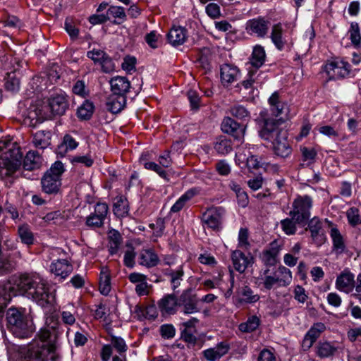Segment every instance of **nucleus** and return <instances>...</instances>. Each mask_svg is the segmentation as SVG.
<instances>
[{"instance_id":"nucleus-1","label":"nucleus","mask_w":361,"mask_h":361,"mask_svg":"<svg viewBox=\"0 0 361 361\" xmlns=\"http://www.w3.org/2000/svg\"><path fill=\"white\" fill-rule=\"evenodd\" d=\"M13 286L22 294H26L39 305L44 307L51 298L44 280L37 273H25L13 279Z\"/></svg>"},{"instance_id":"nucleus-2","label":"nucleus","mask_w":361,"mask_h":361,"mask_svg":"<svg viewBox=\"0 0 361 361\" xmlns=\"http://www.w3.org/2000/svg\"><path fill=\"white\" fill-rule=\"evenodd\" d=\"M284 119L267 118L264 121V128L260 131V136L264 140L271 143L272 149L276 155L287 157L291 153V147L288 143V133L280 126Z\"/></svg>"},{"instance_id":"nucleus-3","label":"nucleus","mask_w":361,"mask_h":361,"mask_svg":"<svg viewBox=\"0 0 361 361\" xmlns=\"http://www.w3.org/2000/svg\"><path fill=\"white\" fill-rule=\"evenodd\" d=\"M6 321L13 334L18 338H27L35 330L32 317L24 308H9L6 312Z\"/></svg>"},{"instance_id":"nucleus-4","label":"nucleus","mask_w":361,"mask_h":361,"mask_svg":"<svg viewBox=\"0 0 361 361\" xmlns=\"http://www.w3.org/2000/svg\"><path fill=\"white\" fill-rule=\"evenodd\" d=\"M50 336L49 329H41L38 334V337L42 342L40 345L32 343L27 345H18L15 350L23 361H44L48 350L44 343L49 339Z\"/></svg>"},{"instance_id":"nucleus-5","label":"nucleus","mask_w":361,"mask_h":361,"mask_svg":"<svg viewBox=\"0 0 361 361\" xmlns=\"http://www.w3.org/2000/svg\"><path fill=\"white\" fill-rule=\"evenodd\" d=\"M336 288L345 293H352V296L361 303V273L356 279L348 269H344L336 278Z\"/></svg>"},{"instance_id":"nucleus-6","label":"nucleus","mask_w":361,"mask_h":361,"mask_svg":"<svg viewBox=\"0 0 361 361\" xmlns=\"http://www.w3.org/2000/svg\"><path fill=\"white\" fill-rule=\"evenodd\" d=\"M49 107L50 114L42 112V109H36L34 112H30V118L32 120L36 119L37 123H42L44 121L49 119L51 116L63 115L68 107V102L66 97L63 94H58L52 97L49 100Z\"/></svg>"},{"instance_id":"nucleus-7","label":"nucleus","mask_w":361,"mask_h":361,"mask_svg":"<svg viewBox=\"0 0 361 361\" xmlns=\"http://www.w3.org/2000/svg\"><path fill=\"white\" fill-rule=\"evenodd\" d=\"M63 171V163L56 161L42 178V191L49 195L58 193L61 185V177Z\"/></svg>"},{"instance_id":"nucleus-8","label":"nucleus","mask_w":361,"mask_h":361,"mask_svg":"<svg viewBox=\"0 0 361 361\" xmlns=\"http://www.w3.org/2000/svg\"><path fill=\"white\" fill-rule=\"evenodd\" d=\"M23 154L19 147L9 149L0 160V175L1 178L13 176L21 165Z\"/></svg>"},{"instance_id":"nucleus-9","label":"nucleus","mask_w":361,"mask_h":361,"mask_svg":"<svg viewBox=\"0 0 361 361\" xmlns=\"http://www.w3.org/2000/svg\"><path fill=\"white\" fill-rule=\"evenodd\" d=\"M312 207V199L308 195L298 196L292 204L290 211V217L295 219L298 224H305L310 217V209Z\"/></svg>"},{"instance_id":"nucleus-10","label":"nucleus","mask_w":361,"mask_h":361,"mask_svg":"<svg viewBox=\"0 0 361 361\" xmlns=\"http://www.w3.org/2000/svg\"><path fill=\"white\" fill-rule=\"evenodd\" d=\"M324 71L329 80H337L349 77L352 73L350 65L340 59L329 61L324 66Z\"/></svg>"},{"instance_id":"nucleus-11","label":"nucleus","mask_w":361,"mask_h":361,"mask_svg":"<svg viewBox=\"0 0 361 361\" xmlns=\"http://www.w3.org/2000/svg\"><path fill=\"white\" fill-rule=\"evenodd\" d=\"M226 210L222 207H214L207 209L202 216L204 226L218 231L222 228L223 219Z\"/></svg>"},{"instance_id":"nucleus-12","label":"nucleus","mask_w":361,"mask_h":361,"mask_svg":"<svg viewBox=\"0 0 361 361\" xmlns=\"http://www.w3.org/2000/svg\"><path fill=\"white\" fill-rule=\"evenodd\" d=\"M199 300L192 291L189 288L183 290L178 299V306L180 307V312L185 314H190L198 312Z\"/></svg>"},{"instance_id":"nucleus-13","label":"nucleus","mask_w":361,"mask_h":361,"mask_svg":"<svg viewBox=\"0 0 361 361\" xmlns=\"http://www.w3.org/2000/svg\"><path fill=\"white\" fill-rule=\"evenodd\" d=\"M108 212L109 207L106 203H97L94 205V212L86 219V225L91 228H100L103 226Z\"/></svg>"},{"instance_id":"nucleus-14","label":"nucleus","mask_w":361,"mask_h":361,"mask_svg":"<svg viewBox=\"0 0 361 361\" xmlns=\"http://www.w3.org/2000/svg\"><path fill=\"white\" fill-rule=\"evenodd\" d=\"M270 24L269 20L263 17H257L247 22L246 30L251 35L263 38L267 35Z\"/></svg>"},{"instance_id":"nucleus-15","label":"nucleus","mask_w":361,"mask_h":361,"mask_svg":"<svg viewBox=\"0 0 361 361\" xmlns=\"http://www.w3.org/2000/svg\"><path fill=\"white\" fill-rule=\"evenodd\" d=\"M221 130L233 136L235 140L242 141L245 133L246 126L241 125L230 117H226L221 123Z\"/></svg>"},{"instance_id":"nucleus-16","label":"nucleus","mask_w":361,"mask_h":361,"mask_svg":"<svg viewBox=\"0 0 361 361\" xmlns=\"http://www.w3.org/2000/svg\"><path fill=\"white\" fill-rule=\"evenodd\" d=\"M281 243L274 240L269 245L267 249L263 250L260 258L266 265L274 266L277 263V257L281 250Z\"/></svg>"},{"instance_id":"nucleus-17","label":"nucleus","mask_w":361,"mask_h":361,"mask_svg":"<svg viewBox=\"0 0 361 361\" xmlns=\"http://www.w3.org/2000/svg\"><path fill=\"white\" fill-rule=\"evenodd\" d=\"M158 305L163 315L173 314L177 311L178 300L173 294H169L159 300Z\"/></svg>"},{"instance_id":"nucleus-18","label":"nucleus","mask_w":361,"mask_h":361,"mask_svg":"<svg viewBox=\"0 0 361 361\" xmlns=\"http://www.w3.org/2000/svg\"><path fill=\"white\" fill-rule=\"evenodd\" d=\"M109 84L112 93L126 96L130 88V82L124 76H115L112 78Z\"/></svg>"},{"instance_id":"nucleus-19","label":"nucleus","mask_w":361,"mask_h":361,"mask_svg":"<svg viewBox=\"0 0 361 361\" xmlns=\"http://www.w3.org/2000/svg\"><path fill=\"white\" fill-rule=\"evenodd\" d=\"M160 262L157 253L152 249H142L138 255V263L147 268L154 267Z\"/></svg>"},{"instance_id":"nucleus-20","label":"nucleus","mask_w":361,"mask_h":361,"mask_svg":"<svg viewBox=\"0 0 361 361\" xmlns=\"http://www.w3.org/2000/svg\"><path fill=\"white\" fill-rule=\"evenodd\" d=\"M231 259L234 269L240 273H243L248 266L252 264V257L245 256L238 250L232 252Z\"/></svg>"},{"instance_id":"nucleus-21","label":"nucleus","mask_w":361,"mask_h":361,"mask_svg":"<svg viewBox=\"0 0 361 361\" xmlns=\"http://www.w3.org/2000/svg\"><path fill=\"white\" fill-rule=\"evenodd\" d=\"M308 228L311 233L312 240L316 244L321 245L325 241V235L322 228V223L318 218H312L309 221Z\"/></svg>"},{"instance_id":"nucleus-22","label":"nucleus","mask_w":361,"mask_h":361,"mask_svg":"<svg viewBox=\"0 0 361 361\" xmlns=\"http://www.w3.org/2000/svg\"><path fill=\"white\" fill-rule=\"evenodd\" d=\"M50 270L56 276L66 279L73 271V266L66 259H58L53 262Z\"/></svg>"},{"instance_id":"nucleus-23","label":"nucleus","mask_w":361,"mask_h":361,"mask_svg":"<svg viewBox=\"0 0 361 361\" xmlns=\"http://www.w3.org/2000/svg\"><path fill=\"white\" fill-rule=\"evenodd\" d=\"M126 96L112 93L106 99V106L113 114L119 113L126 106Z\"/></svg>"},{"instance_id":"nucleus-24","label":"nucleus","mask_w":361,"mask_h":361,"mask_svg":"<svg viewBox=\"0 0 361 361\" xmlns=\"http://www.w3.org/2000/svg\"><path fill=\"white\" fill-rule=\"evenodd\" d=\"M187 37V30L183 27H173L167 35L169 42L174 47L183 44Z\"/></svg>"},{"instance_id":"nucleus-25","label":"nucleus","mask_w":361,"mask_h":361,"mask_svg":"<svg viewBox=\"0 0 361 361\" xmlns=\"http://www.w3.org/2000/svg\"><path fill=\"white\" fill-rule=\"evenodd\" d=\"M229 347L224 343H220L214 348H211L203 351L205 359L208 361H216L227 353Z\"/></svg>"},{"instance_id":"nucleus-26","label":"nucleus","mask_w":361,"mask_h":361,"mask_svg":"<svg viewBox=\"0 0 361 361\" xmlns=\"http://www.w3.org/2000/svg\"><path fill=\"white\" fill-rule=\"evenodd\" d=\"M239 71L236 66L230 64H224L221 67V79L225 84H231L238 79Z\"/></svg>"},{"instance_id":"nucleus-27","label":"nucleus","mask_w":361,"mask_h":361,"mask_svg":"<svg viewBox=\"0 0 361 361\" xmlns=\"http://www.w3.org/2000/svg\"><path fill=\"white\" fill-rule=\"evenodd\" d=\"M114 214L118 218L126 216L129 212L128 200L123 196H117L114 200Z\"/></svg>"},{"instance_id":"nucleus-28","label":"nucleus","mask_w":361,"mask_h":361,"mask_svg":"<svg viewBox=\"0 0 361 361\" xmlns=\"http://www.w3.org/2000/svg\"><path fill=\"white\" fill-rule=\"evenodd\" d=\"M197 190L191 188L182 195L178 200L171 207L170 212L171 213H177L180 212L195 195H197Z\"/></svg>"},{"instance_id":"nucleus-29","label":"nucleus","mask_w":361,"mask_h":361,"mask_svg":"<svg viewBox=\"0 0 361 361\" xmlns=\"http://www.w3.org/2000/svg\"><path fill=\"white\" fill-rule=\"evenodd\" d=\"M42 163V158L35 151H30L27 153L24 161L23 168L25 170L32 171L39 167Z\"/></svg>"},{"instance_id":"nucleus-30","label":"nucleus","mask_w":361,"mask_h":361,"mask_svg":"<svg viewBox=\"0 0 361 361\" xmlns=\"http://www.w3.org/2000/svg\"><path fill=\"white\" fill-rule=\"evenodd\" d=\"M17 233L18 238L23 244L30 246L34 243V234L32 232L30 227L27 224H23L19 226Z\"/></svg>"},{"instance_id":"nucleus-31","label":"nucleus","mask_w":361,"mask_h":361,"mask_svg":"<svg viewBox=\"0 0 361 361\" xmlns=\"http://www.w3.org/2000/svg\"><path fill=\"white\" fill-rule=\"evenodd\" d=\"M265 58L266 54L264 47L260 45H257L253 49L250 61L252 66L259 68L264 64Z\"/></svg>"},{"instance_id":"nucleus-32","label":"nucleus","mask_w":361,"mask_h":361,"mask_svg":"<svg viewBox=\"0 0 361 361\" xmlns=\"http://www.w3.org/2000/svg\"><path fill=\"white\" fill-rule=\"evenodd\" d=\"M165 274L170 279L171 288L173 290H176V289L180 286V283L183 281V277L184 275L183 267H179L176 270L167 269Z\"/></svg>"},{"instance_id":"nucleus-33","label":"nucleus","mask_w":361,"mask_h":361,"mask_svg":"<svg viewBox=\"0 0 361 361\" xmlns=\"http://www.w3.org/2000/svg\"><path fill=\"white\" fill-rule=\"evenodd\" d=\"M283 27L281 23L275 24L272 26L271 32V39L272 42L279 50H281L285 44V41L282 37Z\"/></svg>"},{"instance_id":"nucleus-34","label":"nucleus","mask_w":361,"mask_h":361,"mask_svg":"<svg viewBox=\"0 0 361 361\" xmlns=\"http://www.w3.org/2000/svg\"><path fill=\"white\" fill-rule=\"evenodd\" d=\"M269 103L271 106L272 113L279 116L282 115L287 109L286 105L279 100V97L277 92H274L269 99Z\"/></svg>"},{"instance_id":"nucleus-35","label":"nucleus","mask_w":361,"mask_h":361,"mask_svg":"<svg viewBox=\"0 0 361 361\" xmlns=\"http://www.w3.org/2000/svg\"><path fill=\"white\" fill-rule=\"evenodd\" d=\"M51 135L49 131H37L33 137L34 145L39 149H45L50 145Z\"/></svg>"},{"instance_id":"nucleus-36","label":"nucleus","mask_w":361,"mask_h":361,"mask_svg":"<svg viewBox=\"0 0 361 361\" xmlns=\"http://www.w3.org/2000/svg\"><path fill=\"white\" fill-rule=\"evenodd\" d=\"M94 110V106L93 103L89 100H85L77 110L78 117L81 120L90 119Z\"/></svg>"},{"instance_id":"nucleus-37","label":"nucleus","mask_w":361,"mask_h":361,"mask_svg":"<svg viewBox=\"0 0 361 361\" xmlns=\"http://www.w3.org/2000/svg\"><path fill=\"white\" fill-rule=\"evenodd\" d=\"M336 350V346L329 342L324 341L318 343L317 353L320 357H328L334 355Z\"/></svg>"},{"instance_id":"nucleus-38","label":"nucleus","mask_w":361,"mask_h":361,"mask_svg":"<svg viewBox=\"0 0 361 361\" xmlns=\"http://www.w3.org/2000/svg\"><path fill=\"white\" fill-rule=\"evenodd\" d=\"M99 290L104 295H108L111 290L110 276L106 268H103L100 272Z\"/></svg>"},{"instance_id":"nucleus-39","label":"nucleus","mask_w":361,"mask_h":361,"mask_svg":"<svg viewBox=\"0 0 361 361\" xmlns=\"http://www.w3.org/2000/svg\"><path fill=\"white\" fill-rule=\"evenodd\" d=\"M215 150L221 154H226L232 150V143L230 140L224 137L218 138L214 144Z\"/></svg>"},{"instance_id":"nucleus-40","label":"nucleus","mask_w":361,"mask_h":361,"mask_svg":"<svg viewBox=\"0 0 361 361\" xmlns=\"http://www.w3.org/2000/svg\"><path fill=\"white\" fill-rule=\"evenodd\" d=\"M331 237L333 240V245L334 250H336L337 252H343L345 250V243L341 234L340 233L339 231L337 228H331Z\"/></svg>"},{"instance_id":"nucleus-41","label":"nucleus","mask_w":361,"mask_h":361,"mask_svg":"<svg viewBox=\"0 0 361 361\" xmlns=\"http://www.w3.org/2000/svg\"><path fill=\"white\" fill-rule=\"evenodd\" d=\"M300 151L303 161L302 166H310L315 161L317 152L314 148L303 147H301Z\"/></svg>"},{"instance_id":"nucleus-42","label":"nucleus","mask_w":361,"mask_h":361,"mask_svg":"<svg viewBox=\"0 0 361 361\" xmlns=\"http://www.w3.org/2000/svg\"><path fill=\"white\" fill-rule=\"evenodd\" d=\"M259 318L255 315L250 317L247 320L239 325L242 332H251L255 331L259 325Z\"/></svg>"},{"instance_id":"nucleus-43","label":"nucleus","mask_w":361,"mask_h":361,"mask_svg":"<svg viewBox=\"0 0 361 361\" xmlns=\"http://www.w3.org/2000/svg\"><path fill=\"white\" fill-rule=\"evenodd\" d=\"M298 222L293 218H286L281 221L282 231L288 235H294L297 231Z\"/></svg>"},{"instance_id":"nucleus-44","label":"nucleus","mask_w":361,"mask_h":361,"mask_svg":"<svg viewBox=\"0 0 361 361\" xmlns=\"http://www.w3.org/2000/svg\"><path fill=\"white\" fill-rule=\"evenodd\" d=\"M269 269H266L264 271V277L263 278V283L265 288L270 290L274 286H283L281 285L279 276L276 273V271L273 273V275H267Z\"/></svg>"},{"instance_id":"nucleus-45","label":"nucleus","mask_w":361,"mask_h":361,"mask_svg":"<svg viewBox=\"0 0 361 361\" xmlns=\"http://www.w3.org/2000/svg\"><path fill=\"white\" fill-rule=\"evenodd\" d=\"M276 273L279 276L281 285L286 286L290 283L292 280V274L289 269L283 266H281L277 270H276Z\"/></svg>"},{"instance_id":"nucleus-46","label":"nucleus","mask_w":361,"mask_h":361,"mask_svg":"<svg viewBox=\"0 0 361 361\" xmlns=\"http://www.w3.org/2000/svg\"><path fill=\"white\" fill-rule=\"evenodd\" d=\"M230 114L240 120H245L250 117V112L243 105L235 104L232 106L229 109Z\"/></svg>"},{"instance_id":"nucleus-47","label":"nucleus","mask_w":361,"mask_h":361,"mask_svg":"<svg viewBox=\"0 0 361 361\" xmlns=\"http://www.w3.org/2000/svg\"><path fill=\"white\" fill-rule=\"evenodd\" d=\"M241 301L247 303H252L257 302L259 297L258 295L253 294L252 290L248 286H244L242 288L239 293Z\"/></svg>"},{"instance_id":"nucleus-48","label":"nucleus","mask_w":361,"mask_h":361,"mask_svg":"<svg viewBox=\"0 0 361 361\" xmlns=\"http://www.w3.org/2000/svg\"><path fill=\"white\" fill-rule=\"evenodd\" d=\"M346 216L349 224L352 226L361 224V215L357 208L354 207L349 208L346 212Z\"/></svg>"},{"instance_id":"nucleus-49","label":"nucleus","mask_w":361,"mask_h":361,"mask_svg":"<svg viewBox=\"0 0 361 361\" xmlns=\"http://www.w3.org/2000/svg\"><path fill=\"white\" fill-rule=\"evenodd\" d=\"M43 220L47 224H61L66 220L63 212L60 211H54L47 214L44 217Z\"/></svg>"},{"instance_id":"nucleus-50","label":"nucleus","mask_w":361,"mask_h":361,"mask_svg":"<svg viewBox=\"0 0 361 361\" xmlns=\"http://www.w3.org/2000/svg\"><path fill=\"white\" fill-rule=\"evenodd\" d=\"M121 243V236L118 231H114L109 235V252L111 255L115 254Z\"/></svg>"},{"instance_id":"nucleus-51","label":"nucleus","mask_w":361,"mask_h":361,"mask_svg":"<svg viewBox=\"0 0 361 361\" xmlns=\"http://www.w3.org/2000/svg\"><path fill=\"white\" fill-rule=\"evenodd\" d=\"M135 256L136 252H135L134 248L132 246L128 247V249L126 250L124 254V264L128 268L134 267L135 264Z\"/></svg>"},{"instance_id":"nucleus-52","label":"nucleus","mask_w":361,"mask_h":361,"mask_svg":"<svg viewBox=\"0 0 361 361\" xmlns=\"http://www.w3.org/2000/svg\"><path fill=\"white\" fill-rule=\"evenodd\" d=\"M349 32L352 43L355 46L359 45L361 41V35L360 33L359 25L357 23L353 22L351 23Z\"/></svg>"},{"instance_id":"nucleus-53","label":"nucleus","mask_w":361,"mask_h":361,"mask_svg":"<svg viewBox=\"0 0 361 361\" xmlns=\"http://www.w3.org/2000/svg\"><path fill=\"white\" fill-rule=\"evenodd\" d=\"M5 87L8 90L11 92L18 91L20 88V80L14 73H9Z\"/></svg>"},{"instance_id":"nucleus-54","label":"nucleus","mask_w":361,"mask_h":361,"mask_svg":"<svg viewBox=\"0 0 361 361\" xmlns=\"http://www.w3.org/2000/svg\"><path fill=\"white\" fill-rule=\"evenodd\" d=\"M111 345H112L120 354L125 353L128 349L125 341L121 337L114 336H111Z\"/></svg>"},{"instance_id":"nucleus-55","label":"nucleus","mask_w":361,"mask_h":361,"mask_svg":"<svg viewBox=\"0 0 361 361\" xmlns=\"http://www.w3.org/2000/svg\"><path fill=\"white\" fill-rule=\"evenodd\" d=\"M136 59L134 56H127L123 59L121 64L122 69L128 73L135 71Z\"/></svg>"},{"instance_id":"nucleus-56","label":"nucleus","mask_w":361,"mask_h":361,"mask_svg":"<svg viewBox=\"0 0 361 361\" xmlns=\"http://www.w3.org/2000/svg\"><path fill=\"white\" fill-rule=\"evenodd\" d=\"M106 16H109V20H110L111 18H124L126 16L123 7L114 6L108 8Z\"/></svg>"},{"instance_id":"nucleus-57","label":"nucleus","mask_w":361,"mask_h":361,"mask_svg":"<svg viewBox=\"0 0 361 361\" xmlns=\"http://www.w3.org/2000/svg\"><path fill=\"white\" fill-rule=\"evenodd\" d=\"M106 54L99 49H94L87 51V56L91 59L94 63H100L101 61L106 57Z\"/></svg>"},{"instance_id":"nucleus-58","label":"nucleus","mask_w":361,"mask_h":361,"mask_svg":"<svg viewBox=\"0 0 361 361\" xmlns=\"http://www.w3.org/2000/svg\"><path fill=\"white\" fill-rule=\"evenodd\" d=\"M144 166L146 169L154 171L156 173H157L159 175V176H161V178L168 180L167 173H166V171L164 170L160 165H159L154 162L149 161V162H145L144 164Z\"/></svg>"},{"instance_id":"nucleus-59","label":"nucleus","mask_w":361,"mask_h":361,"mask_svg":"<svg viewBox=\"0 0 361 361\" xmlns=\"http://www.w3.org/2000/svg\"><path fill=\"white\" fill-rule=\"evenodd\" d=\"M238 246L241 248L247 249L250 246L248 241V231L246 228H240L238 234Z\"/></svg>"},{"instance_id":"nucleus-60","label":"nucleus","mask_w":361,"mask_h":361,"mask_svg":"<svg viewBox=\"0 0 361 361\" xmlns=\"http://www.w3.org/2000/svg\"><path fill=\"white\" fill-rule=\"evenodd\" d=\"M73 92L74 94L82 97H85L88 95V90H87L85 82L82 80L75 82L73 86Z\"/></svg>"},{"instance_id":"nucleus-61","label":"nucleus","mask_w":361,"mask_h":361,"mask_svg":"<svg viewBox=\"0 0 361 361\" xmlns=\"http://www.w3.org/2000/svg\"><path fill=\"white\" fill-rule=\"evenodd\" d=\"M325 329V325L323 323H317L307 331L309 337H312L315 341L319 336L320 334Z\"/></svg>"},{"instance_id":"nucleus-62","label":"nucleus","mask_w":361,"mask_h":361,"mask_svg":"<svg viewBox=\"0 0 361 361\" xmlns=\"http://www.w3.org/2000/svg\"><path fill=\"white\" fill-rule=\"evenodd\" d=\"M99 64L101 65L102 71L104 73H109L115 70V64L111 58L107 54Z\"/></svg>"},{"instance_id":"nucleus-63","label":"nucleus","mask_w":361,"mask_h":361,"mask_svg":"<svg viewBox=\"0 0 361 361\" xmlns=\"http://www.w3.org/2000/svg\"><path fill=\"white\" fill-rule=\"evenodd\" d=\"M206 13L212 18H216L220 16V7L218 4L210 3L206 6Z\"/></svg>"},{"instance_id":"nucleus-64","label":"nucleus","mask_w":361,"mask_h":361,"mask_svg":"<svg viewBox=\"0 0 361 361\" xmlns=\"http://www.w3.org/2000/svg\"><path fill=\"white\" fill-rule=\"evenodd\" d=\"M160 333L165 338H171L175 336L176 330L171 324H164L160 327Z\"/></svg>"}]
</instances>
